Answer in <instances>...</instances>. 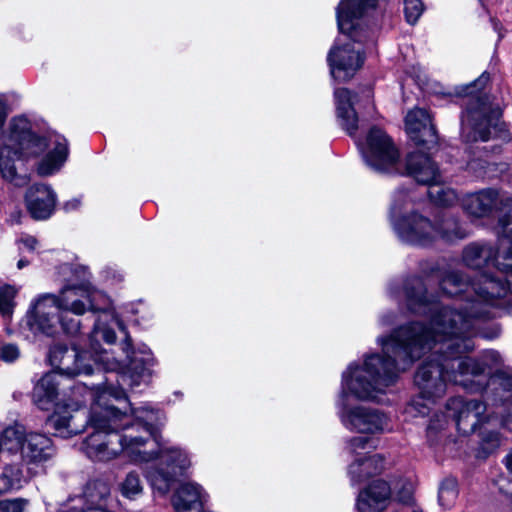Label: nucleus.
Segmentation results:
<instances>
[{"label":"nucleus","instance_id":"nucleus-40","mask_svg":"<svg viewBox=\"0 0 512 512\" xmlns=\"http://www.w3.org/2000/svg\"><path fill=\"white\" fill-rule=\"evenodd\" d=\"M80 206V200L79 199H72L64 204V209L66 211H72L77 209Z\"/></svg>","mask_w":512,"mask_h":512},{"label":"nucleus","instance_id":"nucleus-18","mask_svg":"<svg viewBox=\"0 0 512 512\" xmlns=\"http://www.w3.org/2000/svg\"><path fill=\"white\" fill-rule=\"evenodd\" d=\"M47 423L54 430L56 436L70 438L84 431L89 424V414L79 407L56 404Z\"/></svg>","mask_w":512,"mask_h":512},{"label":"nucleus","instance_id":"nucleus-12","mask_svg":"<svg viewBox=\"0 0 512 512\" xmlns=\"http://www.w3.org/2000/svg\"><path fill=\"white\" fill-rule=\"evenodd\" d=\"M5 457L19 461L29 475H37L56 455L52 439L45 433L27 431L21 425L4 429Z\"/></svg>","mask_w":512,"mask_h":512},{"label":"nucleus","instance_id":"nucleus-20","mask_svg":"<svg viewBox=\"0 0 512 512\" xmlns=\"http://www.w3.org/2000/svg\"><path fill=\"white\" fill-rule=\"evenodd\" d=\"M406 174L416 182L428 185L439 184L444 181L442 172L431 157L421 151L411 152L405 160Z\"/></svg>","mask_w":512,"mask_h":512},{"label":"nucleus","instance_id":"nucleus-34","mask_svg":"<svg viewBox=\"0 0 512 512\" xmlns=\"http://www.w3.org/2000/svg\"><path fill=\"white\" fill-rule=\"evenodd\" d=\"M18 250L22 252H34L38 247V241L31 235H23L17 240Z\"/></svg>","mask_w":512,"mask_h":512},{"label":"nucleus","instance_id":"nucleus-44","mask_svg":"<svg viewBox=\"0 0 512 512\" xmlns=\"http://www.w3.org/2000/svg\"><path fill=\"white\" fill-rule=\"evenodd\" d=\"M30 263L29 260L25 259V258H21L18 262H17V268L19 270L23 269L24 267L28 266Z\"/></svg>","mask_w":512,"mask_h":512},{"label":"nucleus","instance_id":"nucleus-1","mask_svg":"<svg viewBox=\"0 0 512 512\" xmlns=\"http://www.w3.org/2000/svg\"><path fill=\"white\" fill-rule=\"evenodd\" d=\"M406 304L414 313H431L432 317L428 326L413 322L401 326L390 336H380L377 343L381 347L379 353L384 359H396L404 364L410 361V365L428 351L432 354L418 368L414 382L419 389V396L414 398L405 408V414L409 418L424 417L438 399L446 393L447 383L453 380V374L458 373L455 350L459 353H468L473 350L474 344L470 338L474 323L471 317H465L461 313H454L448 307L438 309L435 305H428L420 301L414 303L413 295L407 291Z\"/></svg>","mask_w":512,"mask_h":512},{"label":"nucleus","instance_id":"nucleus-5","mask_svg":"<svg viewBox=\"0 0 512 512\" xmlns=\"http://www.w3.org/2000/svg\"><path fill=\"white\" fill-rule=\"evenodd\" d=\"M463 261L466 266L473 269L493 266L506 277V280L503 281L501 276H491L487 272H478L477 280L470 283L464 280L458 272H451L442 279L440 287L443 293L449 296L465 295L467 302L471 305V312L460 313L465 317H471L472 323H474L476 318L485 314L483 309L478 308L480 302L491 303L494 299L503 298L509 292L512 293V240L501 239L496 252L489 245L470 244L463 251ZM407 291L413 295L416 304L422 301L428 305H435L438 309L442 307L449 308L448 305L428 301L424 298L425 287L419 278H413L405 285L403 290L405 301H407ZM462 308V303H456L453 307H450L454 313H459L456 310Z\"/></svg>","mask_w":512,"mask_h":512},{"label":"nucleus","instance_id":"nucleus-37","mask_svg":"<svg viewBox=\"0 0 512 512\" xmlns=\"http://www.w3.org/2000/svg\"><path fill=\"white\" fill-rule=\"evenodd\" d=\"M59 512H113V509L105 508L104 506L98 508H84L80 507L77 503L65 504Z\"/></svg>","mask_w":512,"mask_h":512},{"label":"nucleus","instance_id":"nucleus-3","mask_svg":"<svg viewBox=\"0 0 512 512\" xmlns=\"http://www.w3.org/2000/svg\"><path fill=\"white\" fill-rule=\"evenodd\" d=\"M59 274L67 281L59 294L44 293L37 296L25 315V325L33 334L49 337L61 331L76 334L80 331V321L69 316V313L82 316L88 311L99 313L98 317H102L103 322H111L124 331L111 299L89 282V272L85 267L63 264L59 267Z\"/></svg>","mask_w":512,"mask_h":512},{"label":"nucleus","instance_id":"nucleus-8","mask_svg":"<svg viewBox=\"0 0 512 512\" xmlns=\"http://www.w3.org/2000/svg\"><path fill=\"white\" fill-rule=\"evenodd\" d=\"M378 0H341L336 8L339 35L327 55L332 78L346 82L353 78L365 61L364 42L368 22Z\"/></svg>","mask_w":512,"mask_h":512},{"label":"nucleus","instance_id":"nucleus-25","mask_svg":"<svg viewBox=\"0 0 512 512\" xmlns=\"http://www.w3.org/2000/svg\"><path fill=\"white\" fill-rule=\"evenodd\" d=\"M58 375L55 372L45 374L34 386L32 399L41 410H49L56 406L58 397Z\"/></svg>","mask_w":512,"mask_h":512},{"label":"nucleus","instance_id":"nucleus-4","mask_svg":"<svg viewBox=\"0 0 512 512\" xmlns=\"http://www.w3.org/2000/svg\"><path fill=\"white\" fill-rule=\"evenodd\" d=\"M410 361L400 364L396 359H384L377 352L351 362L342 372L340 392L336 401L342 425L351 432L377 435L393 430L390 416L383 410L362 404L352 405L349 398L359 401H379L393 386L399 371Z\"/></svg>","mask_w":512,"mask_h":512},{"label":"nucleus","instance_id":"nucleus-2","mask_svg":"<svg viewBox=\"0 0 512 512\" xmlns=\"http://www.w3.org/2000/svg\"><path fill=\"white\" fill-rule=\"evenodd\" d=\"M106 378L98 384L89 412V425L93 428L82 442L81 450L93 462L109 463L124 454L130 463L144 464L153 457L146 448L151 433L143 418L147 406L133 408L129 412L116 407L112 402H126L124 385H113Z\"/></svg>","mask_w":512,"mask_h":512},{"label":"nucleus","instance_id":"nucleus-30","mask_svg":"<svg viewBox=\"0 0 512 512\" xmlns=\"http://www.w3.org/2000/svg\"><path fill=\"white\" fill-rule=\"evenodd\" d=\"M458 497L457 482L453 478L445 479L439 488L438 500L445 509H450L456 503Z\"/></svg>","mask_w":512,"mask_h":512},{"label":"nucleus","instance_id":"nucleus-42","mask_svg":"<svg viewBox=\"0 0 512 512\" xmlns=\"http://www.w3.org/2000/svg\"><path fill=\"white\" fill-rule=\"evenodd\" d=\"M505 464L507 469L512 472V450L507 454L505 458Z\"/></svg>","mask_w":512,"mask_h":512},{"label":"nucleus","instance_id":"nucleus-36","mask_svg":"<svg viewBox=\"0 0 512 512\" xmlns=\"http://www.w3.org/2000/svg\"><path fill=\"white\" fill-rule=\"evenodd\" d=\"M25 504L23 499L4 500L0 502V512H23Z\"/></svg>","mask_w":512,"mask_h":512},{"label":"nucleus","instance_id":"nucleus-41","mask_svg":"<svg viewBox=\"0 0 512 512\" xmlns=\"http://www.w3.org/2000/svg\"><path fill=\"white\" fill-rule=\"evenodd\" d=\"M500 424L506 426L508 429L512 430V416L506 415L500 420Z\"/></svg>","mask_w":512,"mask_h":512},{"label":"nucleus","instance_id":"nucleus-45","mask_svg":"<svg viewBox=\"0 0 512 512\" xmlns=\"http://www.w3.org/2000/svg\"><path fill=\"white\" fill-rule=\"evenodd\" d=\"M468 168L473 170V171H476V163L474 161H471L468 163Z\"/></svg>","mask_w":512,"mask_h":512},{"label":"nucleus","instance_id":"nucleus-31","mask_svg":"<svg viewBox=\"0 0 512 512\" xmlns=\"http://www.w3.org/2000/svg\"><path fill=\"white\" fill-rule=\"evenodd\" d=\"M18 290L10 285L0 287V313L5 318H10L15 307V296Z\"/></svg>","mask_w":512,"mask_h":512},{"label":"nucleus","instance_id":"nucleus-14","mask_svg":"<svg viewBox=\"0 0 512 512\" xmlns=\"http://www.w3.org/2000/svg\"><path fill=\"white\" fill-rule=\"evenodd\" d=\"M461 203L470 216L477 218L489 216L494 210L499 211V226L506 238L512 237V198L494 189H484L466 195Z\"/></svg>","mask_w":512,"mask_h":512},{"label":"nucleus","instance_id":"nucleus-16","mask_svg":"<svg viewBox=\"0 0 512 512\" xmlns=\"http://www.w3.org/2000/svg\"><path fill=\"white\" fill-rule=\"evenodd\" d=\"M370 448L371 441L365 436H354L347 441L346 449L352 456L347 474L352 485L361 484L384 469V458L379 454H370Z\"/></svg>","mask_w":512,"mask_h":512},{"label":"nucleus","instance_id":"nucleus-23","mask_svg":"<svg viewBox=\"0 0 512 512\" xmlns=\"http://www.w3.org/2000/svg\"><path fill=\"white\" fill-rule=\"evenodd\" d=\"M114 502L109 484L101 479H93L87 482L81 496L70 499L67 504L77 503L84 508L104 506L113 509Z\"/></svg>","mask_w":512,"mask_h":512},{"label":"nucleus","instance_id":"nucleus-7","mask_svg":"<svg viewBox=\"0 0 512 512\" xmlns=\"http://www.w3.org/2000/svg\"><path fill=\"white\" fill-rule=\"evenodd\" d=\"M48 149L47 155L38 165V173L48 176L56 173L68 157L67 140L58 134L48 139L39 137L33 130L32 123L24 116L14 117L2 136L0 148V172L2 177L13 182L15 186L27 183L25 176L16 172L15 160L20 157L36 156Z\"/></svg>","mask_w":512,"mask_h":512},{"label":"nucleus","instance_id":"nucleus-29","mask_svg":"<svg viewBox=\"0 0 512 512\" xmlns=\"http://www.w3.org/2000/svg\"><path fill=\"white\" fill-rule=\"evenodd\" d=\"M448 424V416L435 413L427 427V440L431 446H437L445 437L444 430Z\"/></svg>","mask_w":512,"mask_h":512},{"label":"nucleus","instance_id":"nucleus-10","mask_svg":"<svg viewBox=\"0 0 512 512\" xmlns=\"http://www.w3.org/2000/svg\"><path fill=\"white\" fill-rule=\"evenodd\" d=\"M458 373L453 380L469 392H480L487 385H497L496 397L508 410H512V371L497 370L487 382L486 377L493 369L502 364L501 355L494 350L486 351L479 360L462 357L463 353L455 350Z\"/></svg>","mask_w":512,"mask_h":512},{"label":"nucleus","instance_id":"nucleus-22","mask_svg":"<svg viewBox=\"0 0 512 512\" xmlns=\"http://www.w3.org/2000/svg\"><path fill=\"white\" fill-rule=\"evenodd\" d=\"M391 488L383 480L371 482L363 488L356 498L357 512H383L389 505Z\"/></svg>","mask_w":512,"mask_h":512},{"label":"nucleus","instance_id":"nucleus-11","mask_svg":"<svg viewBox=\"0 0 512 512\" xmlns=\"http://www.w3.org/2000/svg\"><path fill=\"white\" fill-rule=\"evenodd\" d=\"M160 420V413L147 406L144 426H148L151 433L150 440L145 449L153 452V457L145 463L159 460V466L147 471L146 477L153 489L161 494H166L171 484L180 476H184L192 467V458L189 451L181 446L172 444H160L156 440L155 427Z\"/></svg>","mask_w":512,"mask_h":512},{"label":"nucleus","instance_id":"nucleus-26","mask_svg":"<svg viewBox=\"0 0 512 512\" xmlns=\"http://www.w3.org/2000/svg\"><path fill=\"white\" fill-rule=\"evenodd\" d=\"M8 459L9 462L4 465L0 473V493L18 490L34 476L24 471V466L19 461Z\"/></svg>","mask_w":512,"mask_h":512},{"label":"nucleus","instance_id":"nucleus-9","mask_svg":"<svg viewBox=\"0 0 512 512\" xmlns=\"http://www.w3.org/2000/svg\"><path fill=\"white\" fill-rule=\"evenodd\" d=\"M409 206L410 198L405 191L394 192L390 207V222L402 242L426 246L438 238L452 242L466 237L465 230L455 220H445L439 226H435L420 214H406Z\"/></svg>","mask_w":512,"mask_h":512},{"label":"nucleus","instance_id":"nucleus-43","mask_svg":"<svg viewBox=\"0 0 512 512\" xmlns=\"http://www.w3.org/2000/svg\"><path fill=\"white\" fill-rule=\"evenodd\" d=\"M1 454L5 456L4 430L0 433V455Z\"/></svg>","mask_w":512,"mask_h":512},{"label":"nucleus","instance_id":"nucleus-33","mask_svg":"<svg viewBox=\"0 0 512 512\" xmlns=\"http://www.w3.org/2000/svg\"><path fill=\"white\" fill-rule=\"evenodd\" d=\"M414 484L411 481H405L402 488L397 492V500L405 505L413 503Z\"/></svg>","mask_w":512,"mask_h":512},{"label":"nucleus","instance_id":"nucleus-35","mask_svg":"<svg viewBox=\"0 0 512 512\" xmlns=\"http://www.w3.org/2000/svg\"><path fill=\"white\" fill-rule=\"evenodd\" d=\"M20 351L15 344H5L0 347V359L5 362H13L18 359Z\"/></svg>","mask_w":512,"mask_h":512},{"label":"nucleus","instance_id":"nucleus-38","mask_svg":"<svg viewBox=\"0 0 512 512\" xmlns=\"http://www.w3.org/2000/svg\"><path fill=\"white\" fill-rule=\"evenodd\" d=\"M394 315L392 313L383 314L379 318V324L383 327L393 323Z\"/></svg>","mask_w":512,"mask_h":512},{"label":"nucleus","instance_id":"nucleus-39","mask_svg":"<svg viewBox=\"0 0 512 512\" xmlns=\"http://www.w3.org/2000/svg\"><path fill=\"white\" fill-rule=\"evenodd\" d=\"M7 114H8V112H7L6 104L2 99H0V128L4 124Z\"/></svg>","mask_w":512,"mask_h":512},{"label":"nucleus","instance_id":"nucleus-27","mask_svg":"<svg viewBox=\"0 0 512 512\" xmlns=\"http://www.w3.org/2000/svg\"><path fill=\"white\" fill-rule=\"evenodd\" d=\"M118 490L128 500L138 499L144 491L140 474L135 470L129 471L118 484Z\"/></svg>","mask_w":512,"mask_h":512},{"label":"nucleus","instance_id":"nucleus-17","mask_svg":"<svg viewBox=\"0 0 512 512\" xmlns=\"http://www.w3.org/2000/svg\"><path fill=\"white\" fill-rule=\"evenodd\" d=\"M446 410L455 420L457 429L465 435L494 420L490 414L486 413V404L476 399L450 398L446 403Z\"/></svg>","mask_w":512,"mask_h":512},{"label":"nucleus","instance_id":"nucleus-21","mask_svg":"<svg viewBox=\"0 0 512 512\" xmlns=\"http://www.w3.org/2000/svg\"><path fill=\"white\" fill-rule=\"evenodd\" d=\"M25 202L31 216L36 220H46L55 211L56 192L46 184H34L25 194Z\"/></svg>","mask_w":512,"mask_h":512},{"label":"nucleus","instance_id":"nucleus-24","mask_svg":"<svg viewBox=\"0 0 512 512\" xmlns=\"http://www.w3.org/2000/svg\"><path fill=\"white\" fill-rule=\"evenodd\" d=\"M356 95L347 88L334 91L336 116L339 125L353 136L358 129V116L354 109Z\"/></svg>","mask_w":512,"mask_h":512},{"label":"nucleus","instance_id":"nucleus-15","mask_svg":"<svg viewBox=\"0 0 512 512\" xmlns=\"http://www.w3.org/2000/svg\"><path fill=\"white\" fill-rule=\"evenodd\" d=\"M364 161L379 172L400 173V154L392 139L378 127L370 129L360 146Z\"/></svg>","mask_w":512,"mask_h":512},{"label":"nucleus","instance_id":"nucleus-28","mask_svg":"<svg viewBox=\"0 0 512 512\" xmlns=\"http://www.w3.org/2000/svg\"><path fill=\"white\" fill-rule=\"evenodd\" d=\"M430 199L438 206L449 207L458 201L456 191L442 183L433 184L428 189Z\"/></svg>","mask_w":512,"mask_h":512},{"label":"nucleus","instance_id":"nucleus-32","mask_svg":"<svg viewBox=\"0 0 512 512\" xmlns=\"http://www.w3.org/2000/svg\"><path fill=\"white\" fill-rule=\"evenodd\" d=\"M424 10L425 6L421 0H404V15L409 24L417 23Z\"/></svg>","mask_w":512,"mask_h":512},{"label":"nucleus","instance_id":"nucleus-6","mask_svg":"<svg viewBox=\"0 0 512 512\" xmlns=\"http://www.w3.org/2000/svg\"><path fill=\"white\" fill-rule=\"evenodd\" d=\"M114 327L117 325L103 322L102 317H97L90 336L89 350H80L76 347L69 349L64 345H55L48 355L51 366L61 374L70 377L91 375L94 374L95 369L116 372L115 381L118 385L131 388L139 386L151 376V369L156 364V360L146 347L133 350L131 339L126 337L122 349L128 363L122 366L108 351L101 349L98 343L100 338L108 344L114 343L116 340Z\"/></svg>","mask_w":512,"mask_h":512},{"label":"nucleus","instance_id":"nucleus-19","mask_svg":"<svg viewBox=\"0 0 512 512\" xmlns=\"http://www.w3.org/2000/svg\"><path fill=\"white\" fill-rule=\"evenodd\" d=\"M405 129L417 146H431L437 143V134L431 116L424 108H414L405 117Z\"/></svg>","mask_w":512,"mask_h":512},{"label":"nucleus","instance_id":"nucleus-13","mask_svg":"<svg viewBox=\"0 0 512 512\" xmlns=\"http://www.w3.org/2000/svg\"><path fill=\"white\" fill-rule=\"evenodd\" d=\"M488 81V76L481 75L474 82L458 88V94L472 96L466 111L461 117L462 137L467 141H488L501 131V111L486 100L476 95Z\"/></svg>","mask_w":512,"mask_h":512}]
</instances>
